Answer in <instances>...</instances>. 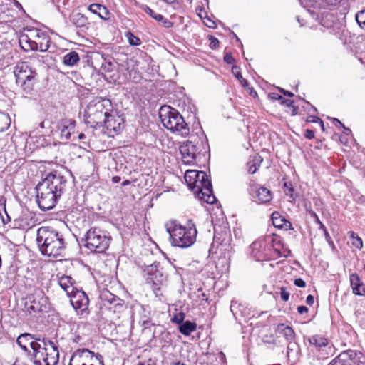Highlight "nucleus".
<instances>
[{"instance_id":"423d86ee","label":"nucleus","mask_w":365,"mask_h":365,"mask_svg":"<svg viewBox=\"0 0 365 365\" xmlns=\"http://www.w3.org/2000/svg\"><path fill=\"white\" fill-rule=\"evenodd\" d=\"M35 350L31 355L34 365H56L58 362L59 354L56 344L46 339L34 345Z\"/></svg>"},{"instance_id":"cd10ccee","label":"nucleus","mask_w":365,"mask_h":365,"mask_svg":"<svg viewBox=\"0 0 365 365\" xmlns=\"http://www.w3.org/2000/svg\"><path fill=\"white\" fill-rule=\"evenodd\" d=\"M269 96L274 101H279L280 104L284 105L292 108V115H294L297 113V108L294 106V101L290 99H285L277 93H270Z\"/></svg>"},{"instance_id":"dca6fc26","label":"nucleus","mask_w":365,"mask_h":365,"mask_svg":"<svg viewBox=\"0 0 365 365\" xmlns=\"http://www.w3.org/2000/svg\"><path fill=\"white\" fill-rule=\"evenodd\" d=\"M14 73L16 83L25 81L31 76H37L36 71L32 70L26 62L18 63L14 68Z\"/></svg>"},{"instance_id":"f704fd0d","label":"nucleus","mask_w":365,"mask_h":365,"mask_svg":"<svg viewBox=\"0 0 365 365\" xmlns=\"http://www.w3.org/2000/svg\"><path fill=\"white\" fill-rule=\"evenodd\" d=\"M11 124V119L8 114L0 110V132L7 130Z\"/></svg>"},{"instance_id":"7ed1b4c3","label":"nucleus","mask_w":365,"mask_h":365,"mask_svg":"<svg viewBox=\"0 0 365 365\" xmlns=\"http://www.w3.org/2000/svg\"><path fill=\"white\" fill-rule=\"evenodd\" d=\"M185 180L198 198L208 204L215 202L216 198L213 195L212 184L205 172L187 170L185 173Z\"/></svg>"},{"instance_id":"13d9d810","label":"nucleus","mask_w":365,"mask_h":365,"mask_svg":"<svg viewBox=\"0 0 365 365\" xmlns=\"http://www.w3.org/2000/svg\"><path fill=\"white\" fill-rule=\"evenodd\" d=\"M237 69V67H233L232 68V73L235 74V77L239 80L240 81L241 79H242V74L240 73V72L239 71H235V70Z\"/></svg>"},{"instance_id":"79ce46f5","label":"nucleus","mask_w":365,"mask_h":365,"mask_svg":"<svg viewBox=\"0 0 365 365\" xmlns=\"http://www.w3.org/2000/svg\"><path fill=\"white\" fill-rule=\"evenodd\" d=\"M307 122H312V123H319L322 129L324 130V122L319 118V117H317V116H314V115H309L307 117Z\"/></svg>"},{"instance_id":"a19ab883","label":"nucleus","mask_w":365,"mask_h":365,"mask_svg":"<svg viewBox=\"0 0 365 365\" xmlns=\"http://www.w3.org/2000/svg\"><path fill=\"white\" fill-rule=\"evenodd\" d=\"M341 0H320V9L325 8L327 6L336 5Z\"/></svg>"},{"instance_id":"b1692460","label":"nucleus","mask_w":365,"mask_h":365,"mask_svg":"<svg viewBox=\"0 0 365 365\" xmlns=\"http://www.w3.org/2000/svg\"><path fill=\"white\" fill-rule=\"evenodd\" d=\"M277 331L281 334L287 341H294L295 339V332L289 326L284 324H279L277 327Z\"/></svg>"},{"instance_id":"2eb2a0df","label":"nucleus","mask_w":365,"mask_h":365,"mask_svg":"<svg viewBox=\"0 0 365 365\" xmlns=\"http://www.w3.org/2000/svg\"><path fill=\"white\" fill-rule=\"evenodd\" d=\"M103 123L108 130L110 132L113 131L114 133L118 134L123 128V119L112 110L110 111L108 115H106Z\"/></svg>"},{"instance_id":"ddd939ff","label":"nucleus","mask_w":365,"mask_h":365,"mask_svg":"<svg viewBox=\"0 0 365 365\" xmlns=\"http://www.w3.org/2000/svg\"><path fill=\"white\" fill-rule=\"evenodd\" d=\"M203 145L202 141L198 140L195 143L192 140H187L180 146V152L182 155V160L185 164L190 165L195 163L197 154L202 152L200 146Z\"/></svg>"},{"instance_id":"58836bf2","label":"nucleus","mask_w":365,"mask_h":365,"mask_svg":"<svg viewBox=\"0 0 365 365\" xmlns=\"http://www.w3.org/2000/svg\"><path fill=\"white\" fill-rule=\"evenodd\" d=\"M356 20L359 26L365 29V11H360L356 15Z\"/></svg>"},{"instance_id":"4be33fe9","label":"nucleus","mask_w":365,"mask_h":365,"mask_svg":"<svg viewBox=\"0 0 365 365\" xmlns=\"http://www.w3.org/2000/svg\"><path fill=\"white\" fill-rule=\"evenodd\" d=\"M36 83V76H31L25 81L16 83L20 86L24 95H31Z\"/></svg>"},{"instance_id":"09e8293b","label":"nucleus","mask_w":365,"mask_h":365,"mask_svg":"<svg viewBox=\"0 0 365 365\" xmlns=\"http://www.w3.org/2000/svg\"><path fill=\"white\" fill-rule=\"evenodd\" d=\"M224 60L228 64H232L235 61L231 53H226L224 56Z\"/></svg>"},{"instance_id":"72a5a7b5","label":"nucleus","mask_w":365,"mask_h":365,"mask_svg":"<svg viewBox=\"0 0 365 365\" xmlns=\"http://www.w3.org/2000/svg\"><path fill=\"white\" fill-rule=\"evenodd\" d=\"M113 304L108 307V309L114 313H120L125 309V304L123 300L117 297L115 301H113Z\"/></svg>"},{"instance_id":"9d476101","label":"nucleus","mask_w":365,"mask_h":365,"mask_svg":"<svg viewBox=\"0 0 365 365\" xmlns=\"http://www.w3.org/2000/svg\"><path fill=\"white\" fill-rule=\"evenodd\" d=\"M308 341L312 347V351L316 352L319 359H327L334 354L333 344L329 342L327 338L322 335L311 336L308 338Z\"/></svg>"},{"instance_id":"4c0bfd02","label":"nucleus","mask_w":365,"mask_h":365,"mask_svg":"<svg viewBox=\"0 0 365 365\" xmlns=\"http://www.w3.org/2000/svg\"><path fill=\"white\" fill-rule=\"evenodd\" d=\"M301 5L306 9H320V0H299Z\"/></svg>"},{"instance_id":"49530a36","label":"nucleus","mask_w":365,"mask_h":365,"mask_svg":"<svg viewBox=\"0 0 365 365\" xmlns=\"http://www.w3.org/2000/svg\"><path fill=\"white\" fill-rule=\"evenodd\" d=\"M219 46V41L214 36H210V47L212 49L216 48Z\"/></svg>"},{"instance_id":"69168bd1","label":"nucleus","mask_w":365,"mask_h":365,"mask_svg":"<svg viewBox=\"0 0 365 365\" xmlns=\"http://www.w3.org/2000/svg\"><path fill=\"white\" fill-rule=\"evenodd\" d=\"M319 228L321 230H322L323 232H324V230H327L325 226L324 225V224L322 222H319Z\"/></svg>"},{"instance_id":"39448f33","label":"nucleus","mask_w":365,"mask_h":365,"mask_svg":"<svg viewBox=\"0 0 365 365\" xmlns=\"http://www.w3.org/2000/svg\"><path fill=\"white\" fill-rule=\"evenodd\" d=\"M159 117L163 126L171 132L183 137L187 136L190 133V128L183 117L170 106H162L159 110Z\"/></svg>"},{"instance_id":"bb28decb","label":"nucleus","mask_w":365,"mask_h":365,"mask_svg":"<svg viewBox=\"0 0 365 365\" xmlns=\"http://www.w3.org/2000/svg\"><path fill=\"white\" fill-rule=\"evenodd\" d=\"M88 9L103 19L108 18L109 12L108 9L100 4H92L89 6Z\"/></svg>"},{"instance_id":"37998d69","label":"nucleus","mask_w":365,"mask_h":365,"mask_svg":"<svg viewBox=\"0 0 365 365\" xmlns=\"http://www.w3.org/2000/svg\"><path fill=\"white\" fill-rule=\"evenodd\" d=\"M135 5L138 6L140 9L146 12L150 16L153 15L154 11L147 5L139 4L138 2H135Z\"/></svg>"},{"instance_id":"603ef678","label":"nucleus","mask_w":365,"mask_h":365,"mask_svg":"<svg viewBox=\"0 0 365 365\" xmlns=\"http://www.w3.org/2000/svg\"><path fill=\"white\" fill-rule=\"evenodd\" d=\"M151 17L158 21H162L163 20H164V16L163 15L160 14H155V12L153 13V15L151 16Z\"/></svg>"},{"instance_id":"aec40b11","label":"nucleus","mask_w":365,"mask_h":365,"mask_svg":"<svg viewBox=\"0 0 365 365\" xmlns=\"http://www.w3.org/2000/svg\"><path fill=\"white\" fill-rule=\"evenodd\" d=\"M349 280L353 293L359 296H365V287L359 276L356 273L351 274Z\"/></svg>"},{"instance_id":"e433bc0d","label":"nucleus","mask_w":365,"mask_h":365,"mask_svg":"<svg viewBox=\"0 0 365 365\" xmlns=\"http://www.w3.org/2000/svg\"><path fill=\"white\" fill-rule=\"evenodd\" d=\"M349 235L351 239V242L353 247L360 250L363 247V242L360 237L356 235L353 231L349 232Z\"/></svg>"},{"instance_id":"774afa93","label":"nucleus","mask_w":365,"mask_h":365,"mask_svg":"<svg viewBox=\"0 0 365 365\" xmlns=\"http://www.w3.org/2000/svg\"><path fill=\"white\" fill-rule=\"evenodd\" d=\"M343 128L344 129L345 134H349V133H351V130L349 128H346L344 125Z\"/></svg>"},{"instance_id":"393cba45","label":"nucleus","mask_w":365,"mask_h":365,"mask_svg":"<svg viewBox=\"0 0 365 365\" xmlns=\"http://www.w3.org/2000/svg\"><path fill=\"white\" fill-rule=\"evenodd\" d=\"M346 352L349 356L351 365H365V355L363 353L354 350H348Z\"/></svg>"},{"instance_id":"7c9ffc66","label":"nucleus","mask_w":365,"mask_h":365,"mask_svg":"<svg viewBox=\"0 0 365 365\" xmlns=\"http://www.w3.org/2000/svg\"><path fill=\"white\" fill-rule=\"evenodd\" d=\"M80 61L79 55L76 51H71L63 57V63L66 66H73Z\"/></svg>"},{"instance_id":"a878e982","label":"nucleus","mask_w":365,"mask_h":365,"mask_svg":"<svg viewBox=\"0 0 365 365\" xmlns=\"http://www.w3.org/2000/svg\"><path fill=\"white\" fill-rule=\"evenodd\" d=\"M70 21L73 25L78 28H87L89 24L87 17L81 13L71 14Z\"/></svg>"},{"instance_id":"1a4fd4ad","label":"nucleus","mask_w":365,"mask_h":365,"mask_svg":"<svg viewBox=\"0 0 365 365\" xmlns=\"http://www.w3.org/2000/svg\"><path fill=\"white\" fill-rule=\"evenodd\" d=\"M111 101L108 98H96L91 101L85 110V117L96 124L102 123L106 115L112 111Z\"/></svg>"},{"instance_id":"864d4df0","label":"nucleus","mask_w":365,"mask_h":365,"mask_svg":"<svg viewBox=\"0 0 365 365\" xmlns=\"http://www.w3.org/2000/svg\"><path fill=\"white\" fill-rule=\"evenodd\" d=\"M151 17L158 21H162L163 20H164V16L163 15L160 14H155V12L153 13V15L151 16Z\"/></svg>"},{"instance_id":"0eeeda50","label":"nucleus","mask_w":365,"mask_h":365,"mask_svg":"<svg viewBox=\"0 0 365 365\" xmlns=\"http://www.w3.org/2000/svg\"><path fill=\"white\" fill-rule=\"evenodd\" d=\"M50 37L44 31L38 29H31L19 37L21 47L28 51H39L44 52L49 48Z\"/></svg>"},{"instance_id":"f03ea898","label":"nucleus","mask_w":365,"mask_h":365,"mask_svg":"<svg viewBox=\"0 0 365 365\" xmlns=\"http://www.w3.org/2000/svg\"><path fill=\"white\" fill-rule=\"evenodd\" d=\"M36 240L43 255L53 258L64 256L65 239L56 229L51 227H41L37 231Z\"/></svg>"},{"instance_id":"4d7b16f0","label":"nucleus","mask_w":365,"mask_h":365,"mask_svg":"<svg viewBox=\"0 0 365 365\" xmlns=\"http://www.w3.org/2000/svg\"><path fill=\"white\" fill-rule=\"evenodd\" d=\"M324 237H325V239L327 241V242L329 244V245H333V242L331 240V238L328 232V231L327 230H324Z\"/></svg>"},{"instance_id":"0e129e2a","label":"nucleus","mask_w":365,"mask_h":365,"mask_svg":"<svg viewBox=\"0 0 365 365\" xmlns=\"http://www.w3.org/2000/svg\"><path fill=\"white\" fill-rule=\"evenodd\" d=\"M292 192L293 189L292 187L289 188L288 192H286V195H290V197H292Z\"/></svg>"},{"instance_id":"a211bd4d","label":"nucleus","mask_w":365,"mask_h":365,"mask_svg":"<svg viewBox=\"0 0 365 365\" xmlns=\"http://www.w3.org/2000/svg\"><path fill=\"white\" fill-rule=\"evenodd\" d=\"M144 276L148 282H152L154 284L161 282L163 274L158 269L156 264H150L145 267L144 269Z\"/></svg>"},{"instance_id":"473e14b6","label":"nucleus","mask_w":365,"mask_h":365,"mask_svg":"<svg viewBox=\"0 0 365 365\" xmlns=\"http://www.w3.org/2000/svg\"><path fill=\"white\" fill-rule=\"evenodd\" d=\"M179 329L182 334L189 336L196 329V324L190 321H187L180 326Z\"/></svg>"},{"instance_id":"f8f14e48","label":"nucleus","mask_w":365,"mask_h":365,"mask_svg":"<svg viewBox=\"0 0 365 365\" xmlns=\"http://www.w3.org/2000/svg\"><path fill=\"white\" fill-rule=\"evenodd\" d=\"M48 298L42 290L35 289L32 294L25 298L24 308L29 314L40 312L47 309Z\"/></svg>"},{"instance_id":"5701e85b","label":"nucleus","mask_w":365,"mask_h":365,"mask_svg":"<svg viewBox=\"0 0 365 365\" xmlns=\"http://www.w3.org/2000/svg\"><path fill=\"white\" fill-rule=\"evenodd\" d=\"M58 284L60 287L66 292L68 296L76 289V288L73 286L74 280L70 276H62L60 277Z\"/></svg>"},{"instance_id":"ea45409f","label":"nucleus","mask_w":365,"mask_h":365,"mask_svg":"<svg viewBox=\"0 0 365 365\" xmlns=\"http://www.w3.org/2000/svg\"><path fill=\"white\" fill-rule=\"evenodd\" d=\"M126 36L129 44L131 46H138L141 43L140 38L134 36L131 32H128Z\"/></svg>"},{"instance_id":"c03bdc74","label":"nucleus","mask_w":365,"mask_h":365,"mask_svg":"<svg viewBox=\"0 0 365 365\" xmlns=\"http://www.w3.org/2000/svg\"><path fill=\"white\" fill-rule=\"evenodd\" d=\"M184 319H185V314L182 312H180V313L176 314L173 317L172 320L173 322H175V323L180 324L183 322Z\"/></svg>"},{"instance_id":"f257e3e1","label":"nucleus","mask_w":365,"mask_h":365,"mask_svg":"<svg viewBox=\"0 0 365 365\" xmlns=\"http://www.w3.org/2000/svg\"><path fill=\"white\" fill-rule=\"evenodd\" d=\"M66 183L64 177L51 173L36 185V202L41 210H49L56 206Z\"/></svg>"},{"instance_id":"c756f323","label":"nucleus","mask_w":365,"mask_h":365,"mask_svg":"<svg viewBox=\"0 0 365 365\" xmlns=\"http://www.w3.org/2000/svg\"><path fill=\"white\" fill-rule=\"evenodd\" d=\"M257 200L261 203H267L272 199V195L269 190L262 187L257 190Z\"/></svg>"},{"instance_id":"6ab92c4d","label":"nucleus","mask_w":365,"mask_h":365,"mask_svg":"<svg viewBox=\"0 0 365 365\" xmlns=\"http://www.w3.org/2000/svg\"><path fill=\"white\" fill-rule=\"evenodd\" d=\"M75 128V121L72 120H63L58 125L60 135L62 140H68L71 133Z\"/></svg>"},{"instance_id":"2f4dec72","label":"nucleus","mask_w":365,"mask_h":365,"mask_svg":"<svg viewBox=\"0 0 365 365\" xmlns=\"http://www.w3.org/2000/svg\"><path fill=\"white\" fill-rule=\"evenodd\" d=\"M330 365H351V363L349 355L346 351H343L331 361Z\"/></svg>"},{"instance_id":"338daca9","label":"nucleus","mask_w":365,"mask_h":365,"mask_svg":"<svg viewBox=\"0 0 365 365\" xmlns=\"http://www.w3.org/2000/svg\"><path fill=\"white\" fill-rule=\"evenodd\" d=\"M258 245H259L258 242H254V243L252 244L251 247L252 249H256Z\"/></svg>"},{"instance_id":"20e7f679","label":"nucleus","mask_w":365,"mask_h":365,"mask_svg":"<svg viewBox=\"0 0 365 365\" xmlns=\"http://www.w3.org/2000/svg\"><path fill=\"white\" fill-rule=\"evenodd\" d=\"M166 230L170 235L171 243L174 246L185 248L194 244L197 234V229L192 220L187 222L186 227L175 221L166 225Z\"/></svg>"},{"instance_id":"3c124183","label":"nucleus","mask_w":365,"mask_h":365,"mask_svg":"<svg viewBox=\"0 0 365 365\" xmlns=\"http://www.w3.org/2000/svg\"><path fill=\"white\" fill-rule=\"evenodd\" d=\"M304 135L308 139H312L314 137V132L312 130H307Z\"/></svg>"},{"instance_id":"8fccbe9b","label":"nucleus","mask_w":365,"mask_h":365,"mask_svg":"<svg viewBox=\"0 0 365 365\" xmlns=\"http://www.w3.org/2000/svg\"><path fill=\"white\" fill-rule=\"evenodd\" d=\"M294 284L295 286L299 287H304L306 286L305 282L301 278L296 279L294 282Z\"/></svg>"},{"instance_id":"5fc2aeb1","label":"nucleus","mask_w":365,"mask_h":365,"mask_svg":"<svg viewBox=\"0 0 365 365\" xmlns=\"http://www.w3.org/2000/svg\"><path fill=\"white\" fill-rule=\"evenodd\" d=\"M314 298L312 295L309 294L307 297L306 303L308 305L312 306L314 304Z\"/></svg>"},{"instance_id":"e2e57ef3","label":"nucleus","mask_w":365,"mask_h":365,"mask_svg":"<svg viewBox=\"0 0 365 365\" xmlns=\"http://www.w3.org/2000/svg\"><path fill=\"white\" fill-rule=\"evenodd\" d=\"M240 81V83H242V85L244 87H245V86H247V80L244 79L243 78H242V79H241Z\"/></svg>"},{"instance_id":"412c9836","label":"nucleus","mask_w":365,"mask_h":365,"mask_svg":"<svg viewBox=\"0 0 365 365\" xmlns=\"http://www.w3.org/2000/svg\"><path fill=\"white\" fill-rule=\"evenodd\" d=\"M272 220L274 227L284 229L285 230L292 228V223L280 215L278 212H274L272 214Z\"/></svg>"},{"instance_id":"c9c22d12","label":"nucleus","mask_w":365,"mask_h":365,"mask_svg":"<svg viewBox=\"0 0 365 365\" xmlns=\"http://www.w3.org/2000/svg\"><path fill=\"white\" fill-rule=\"evenodd\" d=\"M117 297V296L113 294L108 291L103 292L101 295L103 306L108 309V307L113 304V301H115Z\"/></svg>"},{"instance_id":"052dcab7","label":"nucleus","mask_w":365,"mask_h":365,"mask_svg":"<svg viewBox=\"0 0 365 365\" xmlns=\"http://www.w3.org/2000/svg\"><path fill=\"white\" fill-rule=\"evenodd\" d=\"M163 25L166 28H170L173 26V23L164 17V20L162 21Z\"/></svg>"},{"instance_id":"c85d7f7f","label":"nucleus","mask_w":365,"mask_h":365,"mask_svg":"<svg viewBox=\"0 0 365 365\" xmlns=\"http://www.w3.org/2000/svg\"><path fill=\"white\" fill-rule=\"evenodd\" d=\"M262 158L259 155H255L247 163V170L250 174H254L260 167Z\"/></svg>"},{"instance_id":"9b49d317","label":"nucleus","mask_w":365,"mask_h":365,"mask_svg":"<svg viewBox=\"0 0 365 365\" xmlns=\"http://www.w3.org/2000/svg\"><path fill=\"white\" fill-rule=\"evenodd\" d=\"M69 365H104L103 356L87 349H78L71 356Z\"/></svg>"},{"instance_id":"bf43d9fd","label":"nucleus","mask_w":365,"mask_h":365,"mask_svg":"<svg viewBox=\"0 0 365 365\" xmlns=\"http://www.w3.org/2000/svg\"><path fill=\"white\" fill-rule=\"evenodd\" d=\"M279 91L283 93L284 96H289V97H292L294 96V93H292V92L290 91H286L283 88H279Z\"/></svg>"},{"instance_id":"6e6552de","label":"nucleus","mask_w":365,"mask_h":365,"mask_svg":"<svg viewBox=\"0 0 365 365\" xmlns=\"http://www.w3.org/2000/svg\"><path fill=\"white\" fill-rule=\"evenodd\" d=\"M111 237L100 227H91L86 233L85 246L93 252L104 253L109 247Z\"/></svg>"},{"instance_id":"de8ad7c7","label":"nucleus","mask_w":365,"mask_h":365,"mask_svg":"<svg viewBox=\"0 0 365 365\" xmlns=\"http://www.w3.org/2000/svg\"><path fill=\"white\" fill-rule=\"evenodd\" d=\"M297 347V344L294 341H288L287 344V355L289 356L290 351H293Z\"/></svg>"},{"instance_id":"f3484780","label":"nucleus","mask_w":365,"mask_h":365,"mask_svg":"<svg viewBox=\"0 0 365 365\" xmlns=\"http://www.w3.org/2000/svg\"><path fill=\"white\" fill-rule=\"evenodd\" d=\"M41 340V339H35L34 336L30 334L25 333L18 337L16 342L25 351H27L28 347L30 346L33 352L35 350L34 345L38 344Z\"/></svg>"},{"instance_id":"680f3d73","label":"nucleus","mask_w":365,"mask_h":365,"mask_svg":"<svg viewBox=\"0 0 365 365\" xmlns=\"http://www.w3.org/2000/svg\"><path fill=\"white\" fill-rule=\"evenodd\" d=\"M333 121L336 126L344 127V125L341 123V121L336 118H333Z\"/></svg>"},{"instance_id":"4468645a","label":"nucleus","mask_w":365,"mask_h":365,"mask_svg":"<svg viewBox=\"0 0 365 365\" xmlns=\"http://www.w3.org/2000/svg\"><path fill=\"white\" fill-rule=\"evenodd\" d=\"M68 297L71 298V304L78 315L86 317L89 313V299L87 294L83 291L76 289Z\"/></svg>"},{"instance_id":"6e6d98bb","label":"nucleus","mask_w":365,"mask_h":365,"mask_svg":"<svg viewBox=\"0 0 365 365\" xmlns=\"http://www.w3.org/2000/svg\"><path fill=\"white\" fill-rule=\"evenodd\" d=\"M297 311L300 314L308 312V308L305 306H299L297 307Z\"/></svg>"},{"instance_id":"a18cd8bd","label":"nucleus","mask_w":365,"mask_h":365,"mask_svg":"<svg viewBox=\"0 0 365 365\" xmlns=\"http://www.w3.org/2000/svg\"><path fill=\"white\" fill-rule=\"evenodd\" d=\"M280 296L281 299L284 301L287 302L289 298V293L286 290L285 287H281L280 289Z\"/></svg>"}]
</instances>
